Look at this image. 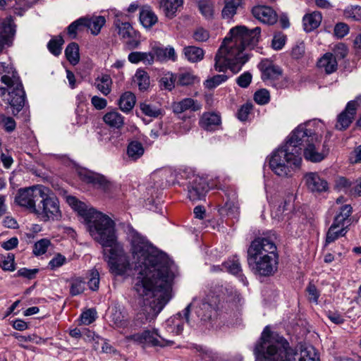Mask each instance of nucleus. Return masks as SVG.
<instances>
[{
    "label": "nucleus",
    "instance_id": "nucleus-1",
    "mask_svg": "<svg viewBox=\"0 0 361 361\" xmlns=\"http://www.w3.org/2000/svg\"><path fill=\"white\" fill-rule=\"evenodd\" d=\"M128 236L136 260L134 289L145 300L153 298L136 314L132 326L137 329L154 320L171 300L174 274L169 257L155 250L144 236L133 228Z\"/></svg>",
    "mask_w": 361,
    "mask_h": 361
},
{
    "label": "nucleus",
    "instance_id": "nucleus-2",
    "mask_svg": "<svg viewBox=\"0 0 361 361\" xmlns=\"http://www.w3.org/2000/svg\"><path fill=\"white\" fill-rule=\"evenodd\" d=\"M260 33L259 27L250 30L239 25L231 28L230 36L225 37L215 56L216 71L221 72L229 68L234 73H238L250 59L244 51L252 49L257 45Z\"/></svg>",
    "mask_w": 361,
    "mask_h": 361
},
{
    "label": "nucleus",
    "instance_id": "nucleus-3",
    "mask_svg": "<svg viewBox=\"0 0 361 361\" xmlns=\"http://www.w3.org/2000/svg\"><path fill=\"white\" fill-rule=\"evenodd\" d=\"M256 361H319L307 351L300 353L282 336L274 334L267 326L254 348Z\"/></svg>",
    "mask_w": 361,
    "mask_h": 361
},
{
    "label": "nucleus",
    "instance_id": "nucleus-4",
    "mask_svg": "<svg viewBox=\"0 0 361 361\" xmlns=\"http://www.w3.org/2000/svg\"><path fill=\"white\" fill-rule=\"evenodd\" d=\"M66 202L84 219L94 240L107 247L117 243L115 224L107 215L89 207L74 196H67Z\"/></svg>",
    "mask_w": 361,
    "mask_h": 361
},
{
    "label": "nucleus",
    "instance_id": "nucleus-5",
    "mask_svg": "<svg viewBox=\"0 0 361 361\" xmlns=\"http://www.w3.org/2000/svg\"><path fill=\"white\" fill-rule=\"evenodd\" d=\"M247 264L259 276H270L278 269L279 255L275 243L269 238L259 237L247 249Z\"/></svg>",
    "mask_w": 361,
    "mask_h": 361
},
{
    "label": "nucleus",
    "instance_id": "nucleus-6",
    "mask_svg": "<svg viewBox=\"0 0 361 361\" xmlns=\"http://www.w3.org/2000/svg\"><path fill=\"white\" fill-rule=\"evenodd\" d=\"M0 97L16 116L23 108L25 92L18 73L12 66L0 63Z\"/></svg>",
    "mask_w": 361,
    "mask_h": 361
},
{
    "label": "nucleus",
    "instance_id": "nucleus-7",
    "mask_svg": "<svg viewBox=\"0 0 361 361\" xmlns=\"http://www.w3.org/2000/svg\"><path fill=\"white\" fill-rule=\"evenodd\" d=\"M295 143L297 141L288 137L283 145L272 153L269 167L277 176H291L292 171L300 166L302 158L298 156L299 149L295 147Z\"/></svg>",
    "mask_w": 361,
    "mask_h": 361
},
{
    "label": "nucleus",
    "instance_id": "nucleus-8",
    "mask_svg": "<svg viewBox=\"0 0 361 361\" xmlns=\"http://www.w3.org/2000/svg\"><path fill=\"white\" fill-rule=\"evenodd\" d=\"M289 138H293L297 143L295 147L299 149L298 156L301 157L302 147H304V157L307 160L312 162L321 161L326 157L324 152H319L322 142V135L307 128V124L299 125L290 135Z\"/></svg>",
    "mask_w": 361,
    "mask_h": 361
},
{
    "label": "nucleus",
    "instance_id": "nucleus-9",
    "mask_svg": "<svg viewBox=\"0 0 361 361\" xmlns=\"http://www.w3.org/2000/svg\"><path fill=\"white\" fill-rule=\"evenodd\" d=\"M104 250V260L107 262L109 272L116 276H126L132 269L128 255L118 242Z\"/></svg>",
    "mask_w": 361,
    "mask_h": 361
},
{
    "label": "nucleus",
    "instance_id": "nucleus-10",
    "mask_svg": "<svg viewBox=\"0 0 361 361\" xmlns=\"http://www.w3.org/2000/svg\"><path fill=\"white\" fill-rule=\"evenodd\" d=\"M36 208L35 214L44 221H56L61 217L59 201L56 196L47 187Z\"/></svg>",
    "mask_w": 361,
    "mask_h": 361
},
{
    "label": "nucleus",
    "instance_id": "nucleus-11",
    "mask_svg": "<svg viewBox=\"0 0 361 361\" xmlns=\"http://www.w3.org/2000/svg\"><path fill=\"white\" fill-rule=\"evenodd\" d=\"M43 190H45V186L42 185L20 188L15 196L14 202L18 206L34 214L37 207L36 202L42 197Z\"/></svg>",
    "mask_w": 361,
    "mask_h": 361
},
{
    "label": "nucleus",
    "instance_id": "nucleus-12",
    "mask_svg": "<svg viewBox=\"0 0 361 361\" xmlns=\"http://www.w3.org/2000/svg\"><path fill=\"white\" fill-rule=\"evenodd\" d=\"M125 339L127 342H133L142 348L164 347L173 344L172 341L163 338L158 334L157 329L145 330L142 332L127 336Z\"/></svg>",
    "mask_w": 361,
    "mask_h": 361
},
{
    "label": "nucleus",
    "instance_id": "nucleus-13",
    "mask_svg": "<svg viewBox=\"0 0 361 361\" xmlns=\"http://www.w3.org/2000/svg\"><path fill=\"white\" fill-rule=\"evenodd\" d=\"M209 190V185L206 178L198 175H193L188 184V197L191 201L204 199Z\"/></svg>",
    "mask_w": 361,
    "mask_h": 361
},
{
    "label": "nucleus",
    "instance_id": "nucleus-14",
    "mask_svg": "<svg viewBox=\"0 0 361 361\" xmlns=\"http://www.w3.org/2000/svg\"><path fill=\"white\" fill-rule=\"evenodd\" d=\"M16 32V25L12 16H8L0 24V53L10 47Z\"/></svg>",
    "mask_w": 361,
    "mask_h": 361
},
{
    "label": "nucleus",
    "instance_id": "nucleus-15",
    "mask_svg": "<svg viewBox=\"0 0 361 361\" xmlns=\"http://www.w3.org/2000/svg\"><path fill=\"white\" fill-rule=\"evenodd\" d=\"M304 179L308 190L312 192L321 193L329 189L327 181L317 173H307L305 175Z\"/></svg>",
    "mask_w": 361,
    "mask_h": 361
},
{
    "label": "nucleus",
    "instance_id": "nucleus-16",
    "mask_svg": "<svg viewBox=\"0 0 361 361\" xmlns=\"http://www.w3.org/2000/svg\"><path fill=\"white\" fill-rule=\"evenodd\" d=\"M252 13L255 18L267 25H274L276 23L278 18L276 11L271 7L266 6L253 7Z\"/></svg>",
    "mask_w": 361,
    "mask_h": 361
},
{
    "label": "nucleus",
    "instance_id": "nucleus-17",
    "mask_svg": "<svg viewBox=\"0 0 361 361\" xmlns=\"http://www.w3.org/2000/svg\"><path fill=\"white\" fill-rule=\"evenodd\" d=\"M259 68L262 72V78L264 81H274L279 80L282 76V70L278 66L272 63L269 60L261 61Z\"/></svg>",
    "mask_w": 361,
    "mask_h": 361
},
{
    "label": "nucleus",
    "instance_id": "nucleus-18",
    "mask_svg": "<svg viewBox=\"0 0 361 361\" xmlns=\"http://www.w3.org/2000/svg\"><path fill=\"white\" fill-rule=\"evenodd\" d=\"M353 212V207L350 204H345L340 207L338 212L335 216L332 224L338 227L346 228L352 223L350 216Z\"/></svg>",
    "mask_w": 361,
    "mask_h": 361
},
{
    "label": "nucleus",
    "instance_id": "nucleus-19",
    "mask_svg": "<svg viewBox=\"0 0 361 361\" xmlns=\"http://www.w3.org/2000/svg\"><path fill=\"white\" fill-rule=\"evenodd\" d=\"M80 176L83 181L104 190L108 188L109 183L104 176L92 171L80 172Z\"/></svg>",
    "mask_w": 361,
    "mask_h": 361
},
{
    "label": "nucleus",
    "instance_id": "nucleus-20",
    "mask_svg": "<svg viewBox=\"0 0 361 361\" xmlns=\"http://www.w3.org/2000/svg\"><path fill=\"white\" fill-rule=\"evenodd\" d=\"M317 66L323 69L326 74H331L338 69V61L332 53L328 52L319 59Z\"/></svg>",
    "mask_w": 361,
    "mask_h": 361
},
{
    "label": "nucleus",
    "instance_id": "nucleus-21",
    "mask_svg": "<svg viewBox=\"0 0 361 361\" xmlns=\"http://www.w3.org/2000/svg\"><path fill=\"white\" fill-rule=\"evenodd\" d=\"M111 319L114 324L119 328H124L128 324V314L125 309L120 305H115L112 307Z\"/></svg>",
    "mask_w": 361,
    "mask_h": 361
},
{
    "label": "nucleus",
    "instance_id": "nucleus-22",
    "mask_svg": "<svg viewBox=\"0 0 361 361\" xmlns=\"http://www.w3.org/2000/svg\"><path fill=\"white\" fill-rule=\"evenodd\" d=\"M356 112L351 109H348V106L338 114L336 128L338 130H343L347 129L353 121Z\"/></svg>",
    "mask_w": 361,
    "mask_h": 361
},
{
    "label": "nucleus",
    "instance_id": "nucleus-23",
    "mask_svg": "<svg viewBox=\"0 0 361 361\" xmlns=\"http://www.w3.org/2000/svg\"><path fill=\"white\" fill-rule=\"evenodd\" d=\"M322 20V16L321 13L318 11H314L305 15L302 18L304 30L307 32H312L319 26Z\"/></svg>",
    "mask_w": 361,
    "mask_h": 361
},
{
    "label": "nucleus",
    "instance_id": "nucleus-24",
    "mask_svg": "<svg viewBox=\"0 0 361 361\" xmlns=\"http://www.w3.org/2000/svg\"><path fill=\"white\" fill-rule=\"evenodd\" d=\"M140 22L145 28H150L158 21L155 13L149 6H144L140 11Z\"/></svg>",
    "mask_w": 361,
    "mask_h": 361
},
{
    "label": "nucleus",
    "instance_id": "nucleus-25",
    "mask_svg": "<svg viewBox=\"0 0 361 361\" xmlns=\"http://www.w3.org/2000/svg\"><path fill=\"white\" fill-rule=\"evenodd\" d=\"M200 109L201 104L192 98L183 99L173 105V111L177 114H180L187 110L197 111Z\"/></svg>",
    "mask_w": 361,
    "mask_h": 361
},
{
    "label": "nucleus",
    "instance_id": "nucleus-26",
    "mask_svg": "<svg viewBox=\"0 0 361 361\" xmlns=\"http://www.w3.org/2000/svg\"><path fill=\"white\" fill-rule=\"evenodd\" d=\"M128 59L132 63L142 62L145 65H152L154 56L152 52L133 51L128 54Z\"/></svg>",
    "mask_w": 361,
    "mask_h": 361
},
{
    "label": "nucleus",
    "instance_id": "nucleus-27",
    "mask_svg": "<svg viewBox=\"0 0 361 361\" xmlns=\"http://www.w3.org/2000/svg\"><path fill=\"white\" fill-rule=\"evenodd\" d=\"M183 3V0H160V7L167 18H173Z\"/></svg>",
    "mask_w": 361,
    "mask_h": 361
},
{
    "label": "nucleus",
    "instance_id": "nucleus-28",
    "mask_svg": "<svg viewBox=\"0 0 361 361\" xmlns=\"http://www.w3.org/2000/svg\"><path fill=\"white\" fill-rule=\"evenodd\" d=\"M235 200V193L232 195V200L226 202L224 206L219 209L221 215L230 216L232 218H237L239 214V206Z\"/></svg>",
    "mask_w": 361,
    "mask_h": 361
},
{
    "label": "nucleus",
    "instance_id": "nucleus-29",
    "mask_svg": "<svg viewBox=\"0 0 361 361\" xmlns=\"http://www.w3.org/2000/svg\"><path fill=\"white\" fill-rule=\"evenodd\" d=\"M225 267L232 274L238 275L245 285L247 284L245 277L241 274L242 268L240 259L237 256H233L224 263Z\"/></svg>",
    "mask_w": 361,
    "mask_h": 361
},
{
    "label": "nucleus",
    "instance_id": "nucleus-30",
    "mask_svg": "<svg viewBox=\"0 0 361 361\" xmlns=\"http://www.w3.org/2000/svg\"><path fill=\"white\" fill-rule=\"evenodd\" d=\"M186 59L191 63H197L204 59V51L202 48L195 46H188L183 49Z\"/></svg>",
    "mask_w": 361,
    "mask_h": 361
},
{
    "label": "nucleus",
    "instance_id": "nucleus-31",
    "mask_svg": "<svg viewBox=\"0 0 361 361\" xmlns=\"http://www.w3.org/2000/svg\"><path fill=\"white\" fill-rule=\"evenodd\" d=\"M85 27H88L94 35L100 32L102 27L106 23L105 18L102 16H93L90 18H85Z\"/></svg>",
    "mask_w": 361,
    "mask_h": 361
},
{
    "label": "nucleus",
    "instance_id": "nucleus-32",
    "mask_svg": "<svg viewBox=\"0 0 361 361\" xmlns=\"http://www.w3.org/2000/svg\"><path fill=\"white\" fill-rule=\"evenodd\" d=\"M144 147L142 144L138 141H132L128 145L126 153L130 161H137L144 154Z\"/></svg>",
    "mask_w": 361,
    "mask_h": 361
},
{
    "label": "nucleus",
    "instance_id": "nucleus-33",
    "mask_svg": "<svg viewBox=\"0 0 361 361\" xmlns=\"http://www.w3.org/2000/svg\"><path fill=\"white\" fill-rule=\"evenodd\" d=\"M112 80L109 75L104 74L97 77L94 81L96 88L104 96H107L111 91Z\"/></svg>",
    "mask_w": 361,
    "mask_h": 361
},
{
    "label": "nucleus",
    "instance_id": "nucleus-34",
    "mask_svg": "<svg viewBox=\"0 0 361 361\" xmlns=\"http://www.w3.org/2000/svg\"><path fill=\"white\" fill-rule=\"evenodd\" d=\"M103 120L106 124L116 128H120L124 124V118L123 116L116 111H112L106 113L104 116Z\"/></svg>",
    "mask_w": 361,
    "mask_h": 361
},
{
    "label": "nucleus",
    "instance_id": "nucleus-35",
    "mask_svg": "<svg viewBox=\"0 0 361 361\" xmlns=\"http://www.w3.org/2000/svg\"><path fill=\"white\" fill-rule=\"evenodd\" d=\"M134 83L137 85L140 91L147 90L150 85V80L148 73L142 70L137 69L133 77Z\"/></svg>",
    "mask_w": 361,
    "mask_h": 361
},
{
    "label": "nucleus",
    "instance_id": "nucleus-36",
    "mask_svg": "<svg viewBox=\"0 0 361 361\" xmlns=\"http://www.w3.org/2000/svg\"><path fill=\"white\" fill-rule=\"evenodd\" d=\"M135 102V94L131 92H126L121 96L118 105L123 111L128 112L134 107Z\"/></svg>",
    "mask_w": 361,
    "mask_h": 361
},
{
    "label": "nucleus",
    "instance_id": "nucleus-37",
    "mask_svg": "<svg viewBox=\"0 0 361 361\" xmlns=\"http://www.w3.org/2000/svg\"><path fill=\"white\" fill-rule=\"evenodd\" d=\"M347 231L346 228L338 227L331 224L326 235L325 245L334 242L339 237L345 236Z\"/></svg>",
    "mask_w": 361,
    "mask_h": 361
},
{
    "label": "nucleus",
    "instance_id": "nucleus-38",
    "mask_svg": "<svg viewBox=\"0 0 361 361\" xmlns=\"http://www.w3.org/2000/svg\"><path fill=\"white\" fill-rule=\"evenodd\" d=\"M65 55L72 65L78 64L80 61L78 44L75 42L70 43L65 49Z\"/></svg>",
    "mask_w": 361,
    "mask_h": 361
},
{
    "label": "nucleus",
    "instance_id": "nucleus-39",
    "mask_svg": "<svg viewBox=\"0 0 361 361\" xmlns=\"http://www.w3.org/2000/svg\"><path fill=\"white\" fill-rule=\"evenodd\" d=\"M200 123L203 128L211 130L213 126H219L221 123V118L215 113H206L203 114Z\"/></svg>",
    "mask_w": 361,
    "mask_h": 361
},
{
    "label": "nucleus",
    "instance_id": "nucleus-40",
    "mask_svg": "<svg viewBox=\"0 0 361 361\" xmlns=\"http://www.w3.org/2000/svg\"><path fill=\"white\" fill-rule=\"evenodd\" d=\"M242 0H226L225 6L222 10L224 18H231L237 11L238 8L241 5Z\"/></svg>",
    "mask_w": 361,
    "mask_h": 361
},
{
    "label": "nucleus",
    "instance_id": "nucleus-41",
    "mask_svg": "<svg viewBox=\"0 0 361 361\" xmlns=\"http://www.w3.org/2000/svg\"><path fill=\"white\" fill-rule=\"evenodd\" d=\"M115 25L118 30V35L123 39L131 37L133 36V34H135V31L133 30V27L129 23H123L121 22L120 20H116Z\"/></svg>",
    "mask_w": 361,
    "mask_h": 361
},
{
    "label": "nucleus",
    "instance_id": "nucleus-42",
    "mask_svg": "<svg viewBox=\"0 0 361 361\" xmlns=\"http://www.w3.org/2000/svg\"><path fill=\"white\" fill-rule=\"evenodd\" d=\"M63 43L64 40L63 37L59 35L50 39L47 44V48L53 55L58 56L61 53Z\"/></svg>",
    "mask_w": 361,
    "mask_h": 361
},
{
    "label": "nucleus",
    "instance_id": "nucleus-43",
    "mask_svg": "<svg viewBox=\"0 0 361 361\" xmlns=\"http://www.w3.org/2000/svg\"><path fill=\"white\" fill-rule=\"evenodd\" d=\"M86 282L81 278H74L70 280V293L75 296L82 293L85 289Z\"/></svg>",
    "mask_w": 361,
    "mask_h": 361
},
{
    "label": "nucleus",
    "instance_id": "nucleus-44",
    "mask_svg": "<svg viewBox=\"0 0 361 361\" xmlns=\"http://www.w3.org/2000/svg\"><path fill=\"white\" fill-rule=\"evenodd\" d=\"M343 16L348 20H361V6L353 5L347 6L343 11Z\"/></svg>",
    "mask_w": 361,
    "mask_h": 361
},
{
    "label": "nucleus",
    "instance_id": "nucleus-45",
    "mask_svg": "<svg viewBox=\"0 0 361 361\" xmlns=\"http://www.w3.org/2000/svg\"><path fill=\"white\" fill-rule=\"evenodd\" d=\"M177 77V85L181 86H188L193 85L197 77L193 75L191 72H181L176 75Z\"/></svg>",
    "mask_w": 361,
    "mask_h": 361
},
{
    "label": "nucleus",
    "instance_id": "nucleus-46",
    "mask_svg": "<svg viewBox=\"0 0 361 361\" xmlns=\"http://www.w3.org/2000/svg\"><path fill=\"white\" fill-rule=\"evenodd\" d=\"M198 8L201 14L207 20H211L214 17V5L208 1H200L198 4Z\"/></svg>",
    "mask_w": 361,
    "mask_h": 361
},
{
    "label": "nucleus",
    "instance_id": "nucleus-47",
    "mask_svg": "<svg viewBox=\"0 0 361 361\" xmlns=\"http://www.w3.org/2000/svg\"><path fill=\"white\" fill-rule=\"evenodd\" d=\"M228 79V76L224 74L221 75H216L209 79H207L204 82V86L206 88L212 90L219 85L222 84L223 82H226Z\"/></svg>",
    "mask_w": 361,
    "mask_h": 361
},
{
    "label": "nucleus",
    "instance_id": "nucleus-48",
    "mask_svg": "<svg viewBox=\"0 0 361 361\" xmlns=\"http://www.w3.org/2000/svg\"><path fill=\"white\" fill-rule=\"evenodd\" d=\"M99 271L95 269H91L89 271V279L87 285L89 288L93 291L97 290L99 287Z\"/></svg>",
    "mask_w": 361,
    "mask_h": 361
},
{
    "label": "nucleus",
    "instance_id": "nucleus-49",
    "mask_svg": "<svg viewBox=\"0 0 361 361\" xmlns=\"http://www.w3.org/2000/svg\"><path fill=\"white\" fill-rule=\"evenodd\" d=\"M85 18H80L68 25L67 31L71 38H75L78 31L85 27Z\"/></svg>",
    "mask_w": 361,
    "mask_h": 361
},
{
    "label": "nucleus",
    "instance_id": "nucleus-50",
    "mask_svg": "<svg viewBox=\"0 0 361 361\" xmlns=\"http://www.w3.org/2000/svg\"><path fill=\"white\" fill-rule=\"evenodd\" d=\"M0 125L8 133L13 132L16 127L15 120L12 117L6 116L4 114H0Z\"/></svg>",
    "mask_w": 361,
    "mask_h": 361
},
{
    "label": "nucleus",
    "instance_id": "nucleus-51",
    "mask_svg": "<svg viewBox=\"0 0 361 361\" xmlns=\"http://www.w3.org/2000/svg\"><path fill=\"white\" fill-rule=\"evenodd\" d=\"M177 83L176 75L172 73H167L161 78V83L164 88L171 90L175 87V83Z\"/></svg>",
    "mask_w": 361,
    "mask_h": 361
},
{
    "label": "nucleus",
    "instance_id": "nucleus-52",
    "mask_svg": "<svg viewBox=\"0 0 361 361\" xmlns=\"http://www.w3.org/2000/svg\"><path fill=\"white\" fill-rule=\"evenodd\" d=\"M192 37L197 42H204L209 39V32L207 30L199 27L195 30Z\"/></svg>",
    "mask_w": 361,
    "mask_h": 361
},
{
    "label": "nucleus",
    "instance_id": "nucleus-53",
    "mask_svg": "<svg viewBox=\"0 0 361 361\" xmlns=\"http://www.w3.org/2000/svg\"><path fill=\"white\" fill-rule=\"evenodd\" d=\"M270 96L268 90L262 89L257 91L254 95L255 101L259 104H266L269 102Z\"/></svg>",
    "mask_w": 361,
    "mask_h": 361
},
{
    "label": "nucleus",
    "instance_id": "nucleus-54",
    "mask_svg": "<svg viewBox=\"0 0 361 361\" xmlns=\"http://www.w3.org/2000/svg\"><path fill=\"white\" fill-rule=\"evenodd\" d=\"M306 290L307 292L308 300L310 302L317 304L320 293L317 290L315 285L312 283H310L306 288Z\"/></svg>",
    "mask_w": 361,
    "mask_h": 361
},
{
    "label": "nucleus",
    "instance_id": "nucleus-55",
    "mask_svg": "<svg viewBox=\"0 0 361 361\" xmlns=\"http://www.w3.org/2000/svg\"><path fill=\"white\" fill-rule=\"evenodd\" d=\"M50 245V241L47 239H42L35 244L33 252L35 255L44 254L48 247Z\"/></svg>",
    "mask_w": 361,
    "mask_h": 361
},
{
    "label": "nucleus",
    "instance_id": "nucleus-56",
    "mask_svg": "<svg viewBox=\"0 0 361 361\" xmlns=\"http://www.w3.org/2000/svg\"><path fill=\"white\" fill-rule=\"evenodd\" d=\"M349 30V26L346 23H338L334 27V32L337 38L341 39L348 34Z\"/></svg>",
    "mask_w": 361,
    "mask_h": 361
},
{
    "label": "nucleus",
    "instance_id": "nucleus-57",
    "mask_svg": "<svg viewBox=\"0 0 361 361\" xmlns=\"http://www.w3.org/2000/svg\"><path fill=\"white\" fill-rule=\"evenodd\" d=\"M334 53H332L336 59L338 60L344 59L348 54V48L347 46L343 43H338L336 44L334 49Z\"/></svg>",
    "mask_w": 361,
    "mask_h": 361
},
{
    "label": "nucleus",
    "instance_id": "nucleus-58",
    "mask_svg": "<svg viewBox=\"0 0 361 361\" xmlns=\"http://www.w3.org/2000/svg\"><path fill=\"white\" fill-rule=\"evenodd\" d=\"M305 53V47L303 42L297 43L291 49L290 55L293 59L298 60L302 59Z\"/></svg>",
    "mask_w": 361,
    "mask_h": 361
},
{
    "label": "nucleus",
    "instance_id": "nucleus-59",
    "mask_svg": "<svg viewBox=\"0 0 361 361\" xmlns=\"http://www.w3.org/2000/svg\"><path fill=\"white\" fill-rule=\"evenodd\" d=\"M97 318V312L93 309H88L82 312L80 316L81 322L83 324L88 325L92 323Z\"/></svg>",
    "mask_w": 361,
    "mask_h": 361
},
{
    "label": "nucleus",
    "instance_id": "nucleus-60",
    "mask_svg": "<svg viewBox=\"0 0 361 361\" xmlns=\"http://www.w3.org/2000/svg\"><path fill=\"white\" fill-rule=\"evenodd\" d=\"M252 109V104L250 103H246L241 106L237 113L238 118L241 121H245L248 116Z\"/></svg>",
    "mask_w": 361,
    "mask_h": 361
},
{
    "label": "nucleus",
    "instance_id": "nucleus-61",
    "mask_svg": "<svg viewBox=\"0 0 361 361\" xmlns=\"http://www.w3.org/2000/svg\"><path fill=\"white\" fill-rule=\"evenodd\" d=\"M140 109L144 114L148 116L157 117L160 114L159 109L145 103L140 104Z\"/></svg>",
    "mask_w": 361,
    "mask_h": 361
},
{
    "label": "nucleus",
    "instance_id": "nucleus-62",
    "mask_svg": "<svg viewBox=\"0 0 361 361\" xmlns=\"http://www.w3.org/2000/svg\"><path fill=\"white\" fill-rule=\"evenodd\" d=\"M196 349L201 353L202 360L204 361H214L216 357L215 353L202 346L198 345Z\"/></svg>",
    "mask_w": 361,
    "mask_h": 361
},
{
    "label": "nucleus",
    "instance_id": "nucleus-63",
    "mask_svg": "<svg viewBox=\"0 0 361 361\" xmlns=\"http://www.w3.org/2000/svg\"><path fill=\"white\" fill-rule=\"evenodd\" d=\"M252 81V75L249 72H245L241 74L237 79V84L243 88H246L249 86Z\"/></svg>",
    "mask_w": 361,
    "mask_h": 361
},
{
    "label": "nucleus",
    "instance_id": "nucleus-64",
    "mask_svg": "<svg viewBox=\"0 0 361 361\" xmlns=\"http://www.w3.org/2000/svg\"><path fill=\"white\" fill-rule=\"evenodd\" d=\"M350 186L351 182L343 176H339L335 180V188L338 190H345Z\"/></svg>",
    "mask_w": 361,
    "mask_h": 361
}]
</instances>
